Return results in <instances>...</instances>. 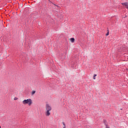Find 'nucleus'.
Listing matches in <instances>:
<instances>
[{"instance_id": "f257e3e1", "label": "nucleus", "mask_w": 128, "mask_h": 128, "mask_svg": "<svg viewBox=\"0 0 128 128\" xmlns=\"http://www.w3.org/2000/svg\"><path fill=\"white\" fill-rule=\"evenodd\" d=\"M46 116H50V110H52V106L49 105L48 104H46Z\"/></svg>"}, {"instance_id": "f03ea898", "label": "nucleus", "mask_w": 128, "mask_h": 128, "mask_svg": "<svg viewBox=\"0 0 128 128\" xmlns=\"http://www.w3.org/2000/svg\"><path fill=\"white\" fill-rule=\"evenodd\" d=\"M23 104H28L29 106H30L32 104V100L30 98H28L27 100H24L22 101Z\"/></svg>"}, {"instance_id": "7ed1b4c3", "label": "nucleus", "mask_w": 128, "mask_h": 128, "mask_svg": "<svg viewBox=\"0 0 128 128\" xmlns=\"http://www.w3.org/2000/svg\"><path fill=\"white\" fill-rule=\"evenodd\" d=\"M122 4H123L124 6L126 8L128 9V2L122 3Z\"/></svg>"}, {"instance_id": "20e7f679", "label": "nucleus", "mask_w": 128, "mask_h": 128, "mask_svg": "<svg viewBox=\"0 0 128 128\" xmlns=\"http://www.w3.org/2000/svg\"><path fill=\"white\" fill-rule=\"evenodd\" d=\"M70 40L71 42H74V38H70Z\"/></svg>"}, {"instance_id": "39448f33", "label": "nucleus", "mask_w": 128, "mask_h": 128, "mask_svg": "<svg viewBox=\"0 0 128 128\" xmlns=\"http://www.w3.org/2000/svg\"><path fill=\"white\" fill-rule=\"evenodd\" d=\"M34 94H36V91L33 90L32 92V96H34Z\"/></svg>"}, {"instance_id": "423d86ee", "label": "nucleus", "mask_w": 128, "mask_h": 128, "mask_svg": "<svg viewBox=\"0 0 128 128\" xmlns=\"http://www.w3.org/2000/svg\"><path fill=\"white\" fill-rule=\"evenodd\" d=\"M96 74H94V80H96Z\"/></svg>"}, {"instance_id": "0eeeda50", "label": "nucleus", "mask_w": 128, "mask_h": 128, "mask_svg": "<svg viewBox=\"0 0 128 128\" xmlns=\"http://www.w3.org/2000/svg\"><path fill=\"white\" fill-rule=\"evenodd\" d=\"M108 34H110V32H108H108L106 34V36H108Z\"/></svg>"}, {"instance_id": "6e6552de", "label": "nucleus", "mask_w": 128, "mask_h": 128, "mask_svg": "<svg viewBox=\"0 0 128 128\" xmlns=\"http://www.w3.org/2000/svg\"><path fill=\"white\" fill-rule=\"evenodd\" d=\"M62 124L64 126H66V124H64V122H62Z\"/></svg>"}, {"instance_id": "1a4fd4ad", "label": "nucleus", "mask_w": 128, "mask_h": 128, "mask_svg": "<svg viewBox=\"0 0 128 128\" xmlns=\"http://www.w3.org/2000/svg\"><path fill=\"white\" fill-rule=\"evenodd\" d=\"M106 128H110V126H108L106 124Z\"/></svg>"}, {"instance_id": "9d476101", "label": "nucleus", "mask_w": 128, "mask_h": 128, "mask_svg": "<svg viewBox=\"0 0 128 128\" xmlns=\"http://www.w3.org/2000/svg\"><path fill=\"white\" fill-rule=\"evenodd\" d=\"M18 100V98H14V100Z\"/></svg>"}, {"instance_id": "9b49d317", "label": "nucleus", "mask_w": 128, "mask_h": 128, "mask_svg": "<svg viewBox=\"0 0 128 128\" xmlns=\"http://www.w3.org/2000/svg\"><path fill=\"white\" fill-rule=\"evenodd\" d=\"M63 128H66V126H64Z\"/></svg>"}, {"instance_id": "f8f14e48", "label": "nucleus", "mask_w": 128, "mask_h": 128, "mask_svg": "<svg viewBox=\"0 0 128 128\" xmlns=\"http://www.w3.org/2000/svg\"><path fill=\"white\" fill-rule=\"evenodd\" d=\"M0 128H2V126H0Z\"/></svg>"}]
</instances>
